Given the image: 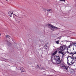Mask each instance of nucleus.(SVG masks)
Masks as SVG:
<instances>
[{"label": "nucleus", "instance_id": "f257e3e1", "mask_svg": "<svg viewBox=\"0 0 76 76\" xmlns=\"http://www.w3.org/2000/svg\"><path fill=\"white\" fill-rule=\"evenodd\" d=\"M48 26H50V28H51V29L52 31H55V30H54V29H58V28L56 27V26H54L53 25H52L51 24H48Z\"/></svg>", "mask_w": 76, "mask_h": 76}, {"label": "nucleus", "instance_id": "f03ea898", "mask_svg": "<svg viewBox=\"0 0 76 76\" xmlns=\"http://www.w3.org/2000/svg\"><path fill=\"white\" fill-rule=\"evenodd\" d=\"M59 66L60 67H62L64 69H66V70H67L68 69V66H66L64 64H62L61 63Z\"/></svg>", "mask_w": 76, "mask_h": 76}, {"label": "nucleus", "instance_id": "7ed1b4c3", "mask_svg": "<svg viewBox=\"0 0 76 76\" xmlns=\"http://www.w3.org/2000/svg\"><path fill=\"white\" fill-rule=\"evenodd\" d=\"M59 50L60 51H64L66 49V45L61 46L59 48Z\"/></svg>", "mask_w": 76, "mask_h": 76}, {"label": "nucleus", "instance_id": "20e7f679", "mask_svg": "<svg viewBox=\"0 0 76 76\" xmlns=\"http://www.w3.org/2000/svg\"><path fill=\"white\" fill-rule=\"evenodd\" d=\"M67 52L68 53H69V54H73L72 56L73 57V55L75 54H76V51H75V53H73L72 52L71 53H69V52L67 50Z\"/></svg>", "mask_w": 76, "mask_h": 76}, {"label": "nucleus", "instance_id": "39448f33", "mask_svg": "<svg viewBox=\"0 0 76 76\" xmlns=\"http://www.w3.org/2000/svg\"><path fill=\"white\" fill-rule=\"evenodd\" d=\"M55 50V51H54V53L52 54V56H55V55H56V54L57 53V50L56 49Z\"/></svg>", "mask_w": 76, "mask_h": 76}, {"label": "nucleus", "instance_id": "423d86ee", "mask_svg": "<svg viewBox=\"0 0 76 76\" xmlns=\"http://www.w3.org/2000/svg\"><path fill=\"white\" fill-rule=\"evenodd\" d=\"M56 61L57 64H61V60H60V59L56 60Z\"/></svg>", "mask_w": 76, "mask_h": 76}, {"label": "nucleus", "instance_id": "0eeeda50", "mask_svg": "<svg viewBox=\"0 0 76 76\" xmlns=\"http://www.w3.org/2000/svg\"><path fill=\"white\" fill-rule=\"evenodd\" d=\"M55 56L56 57V60H59V59H60V56Z\"/></svg>", "mask_w": 76, "mask_h": 76}, {"label": "nucleus", "instance_id": "6e6552de", "mask_svg": "<svg viewBox=\"0 0 76 76\" xmlns=\"http://www.w3.org/2000/svg\"><path fill=\"white\" fill-rule=\"evenodd\" d=\"M8 14L9 16H10V17H12V13L11 11H9L8 12Z\"/></svg>", "mask_w": 76, "mask_h": 76}, {"label": "nucleus", "instance_id": "1a4fd4ad", "mask_svg": "<svg viewBox=\"0 0 76 76\" xmlns=\"http://www.w3.org/2000/svg\"><path fill=\"white\" fill-rule=\"evenodd\" d=\"M67 64H68V65H73V64L74 63V62L72 63V64H70L69 63V59H67Z\"/></svg>", "mask_w": 76, "mask_h": 76}, {"label": "nucleus", "instance_id": "9d476101", "mask_svg": "<svg viewBox=\"0 0 76 76\" xmlns=\"http://www.w3.org/2000/svg\"><path fill=\"white\" fill-rule=\"evenodd\" d=\"M20 70L21 71V72H24L23 68L22 67H20Z\"/></svg>", "mask_w": 76, "mask_h": 76}, {"label": "nucleus", "instance_id": "9b49d317", "mask_svg": "<svg viewBox=\"0 0 76 76\" xmlns=\"http://www.w3.org/2000/svg\"><path fill=\"white\" fill-rule=\"evenodd\" d=\"M70 72L71 74H73L75 73V71L73 69H72L70 70Z\"/></svg>", "mask_w": 76, "mask_h": 76}, {"label": "nucleus", "instance_id": "f8f14e48", "mask_svg": "<svg viewBox=\"0 0 76 76\" xmlns=\"http://www.w3.org/2000/svg\"><path fill=\"white\" fill-rule=\"evenodd\" d=\"M44 47L45 49H47V44H45V45H44Z\"/></svg>", "mask_w": 76, "mask_h": 76}, {"label": "nucleus", "instance_id": "ddd939ff", "mask_svg": "<svg viewBox=\"0 0 76 76\" xmlns=\"http://www.w3.org/2000/svg\"><path fill=\"white\" fill-rule=\"evenodd\" d=\"M71 58L70 59H73V58L72 57V56H68V57H67V59H69L68 58Z\"/></svg>", "mask_w": 76, "mask_h": 76}, {"label": "nucleus", "instance_id": "4468645a", "mask_svg": "<svg viewBox=\"0 0 76 76\" xmlns=\"http://www.w3.org/2000/svg\"><path fill=\"white\" fill-rule=\"evenodd\" d=\"M9 37H10V36H9V35H7L5 37V38H9Z\"/></svg>", "mask_w": 76, "mask_h": 76}, {"label": "nucleus", "instance_id": "2eb2a0df", "mask_svg": "<svg viewBox=\"0 0 76 76\" xmlns=\"http://www.w3.org/2000/svg\"><path fill=\"white\" fill-rule=\"evenodd\" d=\"M58 53H61V54H63V53H64V52L61 51H59L58 52Z\"/></svg>", "mask_w": 76, "mask_h": 76}, {"label": "nucleus", "instance_id": "dca6fc26", "mask_svg": "<svg viewBox=\"0 0 76 76\" xmlns=\"http://www.w3.org/2000/svg\"><path fill=\"white\" fill-rule=\"evenodd\" d=\"M52 10L51 9H49V10H47L48 12H48H51Z\"/></svg>", "mask_w": 76, "mask_h": 76}, {"label": "nucleus", "instance_id": "f3484780", "mask_svg": "<svg viewBox=\"0 0 76 76\" xmlns=\"http://www.w3.org/2000/svg\"><path fill=\"white\" fill-rule=\"evenodd\" d=\"M40 67H41V65H38L37 66V67L39 69Z\"/></svg>", "mask_w": 76, "mask_h": 76}, {"label": "nucleus", "instance_id": "a211bd4d", "mask_svg": "<svg viewBox=\"0 0 76 76\" xmlns=\"http://www.w3.org/2000/svg\"><path fill=\"white\" fill-rule=\"evenodd\" d=\"M39 69H41V70H44V69H45V68H43L42 67H40Z\"/></svg>", "mask_w": 76, "mask_h": 76}, {"label": "nucleus", "instance_id": "6ab92c4d", "mask_svg": "<svg viewBox=\"0 0 76 76\" xmlns=\"http://www.w3.org/2000/svg\"><path fill=\"white\" fill-rule=\"evenodd\" d=\"M7 45H8V46H10V45H11V43L10 42H8L7 43Z\"/></svg>", "mask_w": 76, "mask_h": 76}, {"label": "nucleus", "instance_id": "aec40b11", "mask_svg": "<svg viewBox=\"0 0 76 76\" xmlns=\"http://www.w3.org/2000/svg\"><path fill=\"white\" fill-rule=\"evenodd\" d=\"M60 42V40H58L56 41V42L57 44H59V42Z\"/></svg>", "mask_w": 76, "mask_h": 76}, {"label": "nucleus", "instance_id": "412c9836", "mask_svg": "<svg viewBox=\"0 0 76 76\" xmlns=\"http://www.w3.org/2000/svg\"><path fill=\"white\" fill-rule=\"evenodd\" d=\"M74 1L75 2V5H74V6H75V7H76V0H74Z\"/></svg>", "mask_w": 76, "mask_h": 76}, {"label": "nucleus", "instance_id": "4be33fe9", "mask_svg": "<svg viewBox=\"0 0 76 76\" xmlns=\"http://www.w3.org/2000/svg\"><path fill=\"white\" fill-rule=\"evenodd\" d=\"M60 1H64L65 3H66V0H60Z\"/></svg>", "mask_w": 76, "mask_h": 76}, {"label": "nucleus", "instance_id": "5701e85b", "mask_svg": "<svg viewBox=\"0 0 76 76\" xmlns=\"http://www.w3.org/2000/svg\"><path fill=\"white\" fill-rule=\"evenodd\" d=\"M72 45H73L74 46H75L76 47V43H74L72 44Z\"/></svg>", "mask_w": 76, "mask_h": 76}, {"label": "nucleus", "instance_id": "b1692460", "mask_svg": "<svg viewBox=\"0 0 76 76\" xmlns=\"http://www.w3.org/2000/svg\"><path fill=\"white\" fill-rule=\"evenodd\" d=\"M43 10L44 11V12H46V10H47V9H43Z\"/></svg>", "mask_w": 76, "mask_h": 76}, {"label": "nucleus", "instance_id": "393cba45", "mask_svg": "<svg viewBox=\"0 0 76 76\" xmlns=\"http://www.w3.org/2000/svg\"><path fill=\"white\" fill-rule=\"evenodd\" d=\"M66 52H65V53H64H64H63V54H62L63 56H64V54H66Z\"/></svg>", "mask_w": 76, "mask_h": 76}, {"label": "nucleus", "instance_id": "a878e982", "mask_svg": "<svg viewBox=\"0 0 76 76\" xmlns=\"http://www.w3.org/2000/svg\"><path fill=\"white\" fill-rule=\"evenodd\" d=\"M76 56L74 58L76 60V55H75Z\"/></svg>", "mask_w": 76, "mask_h": 76}, {"label": "nucleus", "instance_id": "bb28decb", "mask_svg": "<svg viewBox=\"0 0 76 76\" xmlns=\"http://www.w3.org/2000/svg\"><path fill=\"white\" fill-rule=\"evenodd\" d=\"M18 23H20V22L19 21H18Z\"/></svg>", "mask_w": 76, "mask_h": 76}, {"label": "nucleus", "instance_id": "cd10ccee", "mask_svg": "<svg viewBox=\"0 0 76 76\" xmlns=\"http://www.w3.org/2000/svg\"><path fill=\"white\" fill-rule=\"evenodd\" d=\"M73 62V61H71V62H70V63H72Z\"/></svg>", "mask_w": 76, "mask_h": 76}, {"label": "nucleus", "instance_id": "c85d7f7f", "mask_svg": "<svg viewBox=\"0 0 76 76\" xmlns=\"http://www.w3.org/2000/svg\"><path fill=\"white\" fill-rule=\"evenodd\" d=\"M51 58H53V56H52L51 57Z\"/></svg>", "mask_w": 76, "mask_h": 76}, {"label": "nucleus", "instance_id": "c756f323", "mask_svg": "<svg viewBox=\"0 0 76 76\" xmlns=\"http://www.w3.org/2000/svg\"><path fill=\"white\" fill-rule=\"evenodd\" d=\"M1 35V34L0 33V36Z\"/></svg>", "mask_w": 76, "mask_h": 76}, {"label": "nucleus", "instance_id": "7c9ffc66", "mask_svg": "<svg viewBox=\"0 0 76 76\" xmlns=\"http://www.w3.org/2000/svg\"><path fill=\"white\" fill-rule=\"evenodd\" d=\"M68 42H69V41H67Z\"/></svg>", "mask_w": 76, "mask_h": 76}, {"label": "nucleus", "instance_id": "2f4dec72", "mask_svg": "<svg viewBox=\"0 0 76 76\" xmlns=\"http://www.w3.org/2000/svg\"><path fill=\"white\" fill-rule=\"evenodd\" d=\"M60 39H61V38H60Z\"/></svg>", "mask_w": 76, "mask_h": 76}, {"label": "nucleus", "instance_id": "473e14b6", "mask_svg": "<svg viewBox=\"0 0 76 76\" xmlns=\"http://www.w3.org/2000/svg\"><path fill=\"white\" fill-rule=\"evenodd\" d=\"M6 1H7V0H6Z\"/></svg>", "mask_w": 76, "mask_h": 76}, {"label": "nucleus", "instance_id": "72a5a7b5", "mask_svg": "<svg viewBox=\"0 0 76 76\" xmlns=\"http://www.w3.org/2000/svg\"><path fill=\"white\" fill-rule=\"evenodd\" d=\"M69 59H70V58H69Z\"/></svg>", "mask_w": 76, "mask_h": 76}]
</instances>
